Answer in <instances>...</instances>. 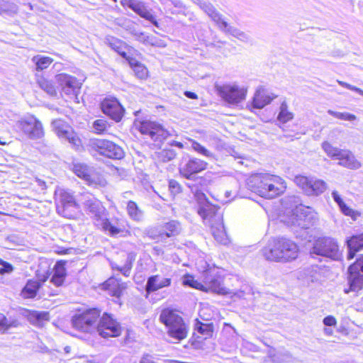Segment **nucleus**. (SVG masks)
Listing matches in <instances>:
<instances>
[{
  "instance_id": "nucleus-1",
  "label": "nucleus",
  "mask_w": 363,
  "mask_h": 363,
  "mask_svg": "<svg viewBox=\"0 0 363 363\" xmlns=\"http://www.w3.org/2000/svg\"><path fill=\"white\" fill-rule=\"evenodd\" d=\"M79 201L84 209L91 216L95 224L111 235H116L123 230V225L117 220L106 218V209L101 202L89 194L82 195Z\"/></svg>"
},
{
  "instance_id": "nucleus-2",
  "label": "nucleus",
  "mask_w": 363,
  "mask_h": 363,
  "mask_svg": "<svg viewBox=\"0 0 363 363\" xmlns=\"http://www.w3.org/2000/svg\"><path fill=\"white\" fill-rule=\"evenodd\" d=\"M266 259L274 262H288L296 259L299 253L298 246L294 241L279 238L273 240L262 250Z\"/></svg>"
},
{
  "instance_id": "nucleus-3",
  "label": "nucleus",
  "mask_w": 363,
  "mask_h": 363,
  "mask_svg": "<svg viewBox=\"0 0 363 363\" xmlns=\"http://www.w3.org/2000/svg\"><path fill=\"white\" fill-rule=\"evenodd\" d=\"M160 320L166 326L167 334L172 338L182 340L186 337L188 327L177 311L169 308L162 310Z\"/></svg>"
},
{
  "instance_id": "nucleus-4",
  "label": "nucleus",
  "mask_w": 363,
  "mask_h": 363,
  "mask_svg": "<svg viewBox=\"0 0 363 363\" xmlns=\"http://www.w3.org/2000/svg\"><path fill=\"white\" fill-rule=\"evenodd\" d=\"M311 254L325 257L333 260H340L342 258V252L337 240L330 237H321L315 240Z\"/></svg>"
},
{
  "instance_id": "nucleus-5",
  "label": "nucleus",
  "mask_w": 363,
  "mask_h": 363,
  "mask_svg": "<svg viewBox=\"0 0 363 363\" xmlns=\"http://www.w3.org/2000/svg\"><path fill=\"white\" fill-rule=\"evenodd\" d=\"M55 202L57 212L62 216L67 218H74L79 209L73 196L64 189L55 191Z\"/></svg>"
},
{
  "instance_id": "nucleus-6",
  "label": "nucleus",
  "mask_w": 363,
  "mask_h": 363,
  "mask_svg": "<svg viewBox=\"0 0 363 363\" xmlns=\"http://www.w3.org/2000/svg\"><path fill=\"white\" fill-rule=\"evenodd\" d=\"M294 182L304 194L309 196H318L328 189L325 182L315 177L297 175Z\"/></svg>"
},
{
  "instance_id": "nucleus-7",
  "label": "nucleus",
  "mask_w": 363,
  "mask_h": 363,
  "mask_svg": "<svg viewBox=\"0 0 363 363\" xmlns=\"http://www.w3.org/2000/svg\"><path fill=\"white\" fill-rule=\"evenodd\" d=\"M348 272L347 284L343 289L346 294L357 292L363 288V255L349 267Z\"/></svg>"
},
{
  "instance_id": "nucleus-8",
  "label": "nucleus",
  "mask_w": 363,
  "mask_h": 363,
  "mask_svg": "<svg viewBox=\"0 0 363 363\" xmlns=\"http://www.w3.org/2000/svg\"><path fill=\"white\" fill-rule=\"evenodd\" d=\"M99 315L100 311L96 308L87 310L74 316L72 325L82 332L92 333L96 332V323Z\"/></svg>"
},
{
  "instance_id": "nucleus-9",
  "label": "nucleus",
  "mask_w": 363,
  "mask_h": 363,
  "mask_svg": "<svg viewBox=\"0 0 363 363\" xmlns=\"http://www.w3.org/2000/svg\"><path fill=\"white\" fill-rule=\"evenodd\" d=\"M16 127L30 139L36 140L44 136L42 123L34 116L21 118L16 122Z\"/></svg>"
},
{
  "instance_id": "nucleus-10",
  "label": "nucleus",
  "mask_w": 363,
  "mask_h": 363,
  "mask_svg": "<svg viewBox=\"0 0 363 363\" xmlns=\"http://www.w3.org/2000/svg\"><path fill=\"white\" fill-rule=\"evenodd\" d=\"M89 145L99 154L111 159L120 160L124 156L123 149L108 140L93 139L90 140Z\"/></svg>"
},
{
  "instance_id": "nucleus-11",
  "label": "nucleus",
  "mask_w": 363,
  "mask_h": 363,
  "mask_svg": "<svg viewBox=\"0 0 363 363\" xmlns=\"http://www.w3.org/2000/svg\"><path fill=\"white\" fill-rule=\"evenodd\" d=\"M218 94L228 103L237 104L244 101L247 94V89L236 84L216 85Z\"/></svg>"
},
{
  "instance_id": "nucleus-12",
  "label": "nucleus",
  "mask_w": 363,
  "mask_h": 363,
  "mask_svg": "<svg viewBox=\"0 0 363 363\" xmlns=\"http://www.w3.org/2000/svg\"><path fill=\"white\" fill-rule=\"evenodd\" d=\"M96 332L104 338L118 337L121 334V327L110 315L105 313L100 318Z\"/></svg>"
},
{
  "instance_id": "nucleus-13",
  "label": "nucleus",
  "mask_w": 363,
  "mask_h": 363,
  "mask_svg": "<svg viewBox=\"0 0 363 363\" xmlns=\"http://www.w3.org/2000/svg\"><path fill=\"white\" fill-rule=\"evenodd\" d=\"M52 127L56 135L62 140L68 141L74 146H79L81 141L72 128L62 119H55L52 122Z\"/></svg>"
},
{
  "instance_id": "nucleus-14",
  "label": "nucleus",
  "mask_w": 363,
  "mask_h": 363,
  "mask_svg": "<svg viewBox=\"0 0 363 363\" xmlns=\"http://www.w3.org/2000/svg\"><path fill=\"white\" fill-rule=\"evenodd\" d=\"M203 291H211L220 294H229L232 298L237 297L241 298L244 297L245 292L243 291H238L236 292H230L223 285V279L219 275H210L206 277V281Z\"/></svg>"
},
{
  "instance_id": "nucleus-15",
  "label": "nucleus",
  "mask_w": 363,
  "mask_h": 363,
  "mask_svg": "<svg viewBox=\"0 0 363 363\" xmlns=\"http://www.w3.org/2000/svg\"><path fill=\"white\" fill-rule=\"evenodd\" d=\"M162 274H157L148 278L146 284L147 292L156 291L160 289L170 286L172 283L171 270L165 267Z\"/></svg>"
},
{
  "instance_id": "nucleus-16",
  "label": "nucleus",
  "mask_w": 363,
  "mask_h": 363,
  "mask_svg": "<svg viewBox=\"0 0 363 363\" xmlns=\"http://www.w3.org/2000/svg\"><path fill=\"white\" fill-rule=\"evenodd\" d=\"M143 135H148L154 141H162L169 135L160 124L152 121H143L139 127Z\"/></svg>"
},
{
  "instance_id": "nucleus-17",
  "label": "nucleus",
  "mask_w": 363,
  "mask_h": 363,
  "mask_svg": "<svg viewBox=\"0 0 363 363\" xmlns=\"http://www.w3.org/2000/svg\"><path fill=\"white\" fill-rule=\"evenodd\" d=\"M204 223L211 227L212 234L218 242L223 245H226L228 242L221 213H217L211 216L208 222H204Z\"/></svg>"
},
{
  "instance_id": "nucleus-18",
  "label": "nucleus",
  "mask_w": 363,
  "mask_h": 363,
  "mask_svg": "<svg viewBox=\"0 0 363 363\" xmlns=\"http://www.w3.org/2000/svg\"><path fill=\"white\" fill-rule=\"evenodd\" d=\"M195 199L199 205L198 213L203 218V222H208L211 216L218 213V208L208 201L205 194L201 191H197L195 193Z\"/></svg>"
},
{
  "instance_id": "nucleus-19",
  "label": "nucleus",
  "mask_w": 363,
  "mask_h": 363,
  "mask_svg": "<svg viewBox=\"0 0 363 363\" xmlns=\"http://www.w3.org/2000/svg\"><path fill=\"white\" fill-rule=\"evenodd\" d=\"M276 182H270L268 186L260 188L258 190V195L266 199H272L283 193L286 189L285 181L279 176L275 175L273 178Z\"/></svg>"
},
{
  "instance_id": "nucleus-20",
  "label": "nucleus",
  "mask_w": 363,
  "mask_h": 363,
  "mask_svg": "<svg viewBox=\"0 0 363 363\" xmlns=\"http://www.w3.org/2000/svg\"><path fill=\"white\" fill-rule=\"evenodd\" d=\"M103 112L116 122L121 120L124 109L116 99H105L101 103Z\"/></svg>"
},
{
  "instance_id": "nucleus-21",
  "label": "nucleus",
  "mask_w": 363,
  "mask_h": 363,
  "mask_svg": "<svg viewBox=\"0 0 363 363\" xmlns=\"http://www.w3.org/2000/svg\"><path fill=\"white\" fill-rule=\"evenodd\" d=\"M55 80L66 94L75 93L80 89L82 84L75 77L65 73L57 74Z\"/></svg>"
},
{
  "instance_id": "nucleus-22",
  "label": "nucleus",
  "mask_w": 363,
  "mask_h": 363,
  "mask_svg": "<svg viewBox=\"0 0 363 363\" xmlns=\"http://www.w3.org/2000/svg\"><path fill=\"white\" fill-rule=\"evenodd\" d=\"M207 163L198 158H192L182 164L179 168L180 174L190 179L191 177L206 169Z\"/></svg>"
},
{
  "instance_id": "nucleus-23",
  "label": "nucleus",
  "mask_w": 363,
  "mask_h": 363,
  "mask_svg": "<svg viewBox=\"0 0 363 363\" xmlns=\"http://www.w3.org/2000/svg\"><path fill=\"white\" fill-rule=\"evenodd\" d=\"M275 175L267 173H260L252 175L247 182L248 187L255 193L258 194V190L260 188H264L268 186V184L274 182L273 179Z\"/></svg>"
},
{
  "instance_id": "nucleus-24",
  "label": "nucleus",
  "mask_w": 363,
  "mask_h": 363,
  "mask_svg": "<svg viewBox=\"0 0 363 363\" xmlns=\"http://www.w3.org/2000/svg\"><path fill=\"white\" fill-rule=\"evenodd\" d=\"M294 215L298 218L296 219V221H292L293 224L303 228H308V223H306V222L309 223L311 220L315 218V213L313 212L312 208L302 205L296 208Z\"/></svg>"
},
{
  "instance_id": "nucleus-25",
  "label": "nucleus",
  "mask_w": 363,
  "mask_h": 363,
  "mask_svg": "<svg viewBox=\"0 0 363 363\" xmlns=\"http://www.w3.org/2000/svg\"><path fill=\"white\" fill-rule=\"evenodd\" d=\"M127 6L142 18L150 21L152 24L158 26L155 16L147 9L144 3L137 0H129Z\"/></svg>"
},
{
  "instance_id": "nucleus-26",
  "label": "nucleus",
  "mask_w": 363,
  "mask_h": 363,
  "mask_svg": "<svg viewBox=\"0 0 363 363\" xmlns=\"http://www.w3.org/2000/svg\"><path fill=\"white\" fill-rule=\"evenodd\" d=\"M347 245L348 248L347 259L350 260L354 257L357 252L363 250V233L347 239Z\"/></svg>"
},
{
  "instance_id": "nucleus-27",
  "label": "nucleus",
  "mask_w": 363,
  "mask_h": 363,
  "mask_svg": "<svg viewBox=\"0 0 363 363\" xmlns=\"http://www.w3.org/2000/svg\"><path fill=\"white\" fill-rule=\"evenodd\" d=\"M331 195L345 216L350 217L353 220H356L360 216L361 213L359 211L351 208L345 203L337 191H333Z\"/></svg>"
},
{
  "instance_id": "nucleus-28",
  "label": "nucleus",
  "mask_w": 363,
  "mask_h": 363,
  "mask_svg": "<svg viewBox=\"0 0 363 363\" xmlns=\"http://www.w3.org/2000/svg\"><path fill=\"white\" fill-rule=\"evenodd\" d=\"M338 164L350 169H358L362 167V163L356 158L350 150L345 149L340 158Z\"/></svg>"
},
{
  "instance_id": "nucleus-29",
  "label": "nucleus",
  "mask_w": 363,
  "mask_h": 363,
  "mask_svg": "<svg viewBox=\"0 0 363 363\" xmlns=\"http://www.w3.org/2000/svg\"><path fill=\"white\" fill-rule=\"evenodd\" d=\"M104 287L109 291L111 296L118 298L126 289V284L123 282L119 281L114 277H111L104 282Z\"/></svg>"
},
{
  "instance_id": "nucleus-30",
  "label": "nucleus",
  "mask_w": 363,
  "mask_h": 363,
  "mask_svg": "<svg viewBox=\"0 0 363 363\" xmlns=\"http://www.w3.org/2000/svg\"><path fill=\"white\" fill-rule=\"evenodd\" d=\"M277 97L276 95L269 94L264 89L259 88L256 91L253 98L252 104L256 108H262Z\"/></svg>"
},
{
  "instance_id": "nucleus-31",
  "label": "nucleus",
  "mask_w": 363,
  "mask_h": 363,
  "mask_svg": "<svg viewBox=\"0 0 363 363\" xmlns=\"http://www.w3.org/2000/svg\"><path fill=\"white\" fill-rule=\"evenodd\" d=\"M107 45L123 58L126 59L130 57L127 56L126 51L129 49L128 45L123 40L113 36H108L106 38Z\"/></svg>"
},
{
  "instance_id": "nucleus-32",
  "label": "nucleus",
  "mask_w": 363,
  "mask_h": 363,
  "mask_svg": "<svg viewBox=\"0 0 363 363\" xmlns=\"http://www.w3.org/2000/svg\"><path fill=\"white\" fill-rule=\"evenodd\" d=\"M218 28L223 32L230 34L242 42H249L250 37L248 34L238 28L230 26L225 20L221 22Z\"/></svg>"
},
{
  "instance_id": "nucleus-33",
  "label": "nucleus",
  "mask_w": 363,
  "mask_h": 363,
  "mask_svg": "<svg viewBox=\"0 0 363 363\" xmlns=\"http://www.w3.org/2000/svg\"><path fill=\"white\" fill-rule=\"evenodd\" d=\"M48 278V275L46 274L43 277L38 275V281H29L23 289V296L27 298L34 297L40 285L39 281L45 282Z\"/></svg>"
},
{
  "instance_id": "nucleus-34",
  "label": "nucleus",
  "mask_w": 363,
  "mask_h": 363,
  "mask_svg": "<svg viewBox=\"0 0 363 363\" xmlns=\"http://www.w3.org/2000/svg\"><path fill=\"white\" fill-rule=\"evenodd\" d=\"M180 231V223L176 220H171L163 225L162 230L159 231V235H166L169 238L177 235Z\"/></svg>"
},
{
  "instance_id": "nucleus-35",
  "label": "nucleus",
  "mask_w": 363,
  "mask_h": 363,
  "mask_svg": "<svg viewBox=\"0 0 363 363\" xmlns=\"http://www.w3.org/2000/svg\"><path fill=\"white\" fill-rule=\"evenodd\" d=\"M28 320L38 327H43L49 320V313L46 311H32L28 315Z\"/></svg>"
},
{
  "instance_id": "nucleus-36",
  "label": "nucleus",
  "mask_w": 363,
  "mask_h": 363,
  "mask_svg": "<svg viewBox=\"0 0 363 363\" xmlns=\"http://www.w3.org/2000/svg\"><path fill=\"white\" fill-rule=\"evenodd\" d=\"M200 7L201 9L206 13L209 17L216 23L217 26L219 27L221 22L224 21L222 16L216 11L214 7L209 3L201 2L200 3Z\"/></svg>"
},
{
  "instance_id": "nucleus-37",
  "label": "nucleus",
  "mask_w": 363,
  "mask_h": 363,
  "mask_svg": "<svg viewBox=\"0 0 363 363\" xmlns=\"http://www.w3.org/2000/svg\"><path fill=\"white\" fill-rule=\"evenodd\" d=\"M294 117V113L289 111L287 102L285 99H284L279 106L277 121L281 123H286L291 121Z\"/></svg>"
},
{
  "instance_id": "nucleus-38",
  "label": "nucleus",
  "mask_w": 363,
  "mask_h": 363,
  "mask_svg": "<svg viewBox=\"0 0 363 363\" xmlns=\"http://www.w3.org/2000/svg\"><path fill=\"white\" fill-rule=\"evenodd\" d=\"M130 66L133 69L135 76L141 79H146L148 75L147 69L140 62L133 57L127 58Z\"/></svg>"
},
{
  "instance_id": "nucleus-39",
  "label": "nucleus",
  "mask_w": 363,
  "mask_h": 363,
  "mask_svg": "<svg viewBox=\"0 0 363 363\" xmlns=\"http://www.w3.org/2000/svg\"><path fill=\"white\" fill-rule=\"evenodd\" d=\"M32 62L35 66V70L38 72L47 69L53 62V59L41 55H37L32 57Z\"/></svg>"
},
{
  "instance_id": "nucleus-40",
  "label": "nucleus",
  "mask_w": 363,
  "mask_h": 363,
  "mask_svg": "<svg viewBox=\"0 0 363 363\" xmlns=\"http://www.w3.org/2000/svg\"><path fill=\"white\" fill-rule=\"evenodd\" d=\"M73 171L77 177L82 178L89 183L93 182L90 174L91 169L86 164L76 163L73 166Z\"/></svg>"
},
{
  "instance_id": "nucleus-41",
  "label": "nucleus",
  "mask_w": 363,
  "mask_h": 363,
  "mask_svg": "<svg viewBox=\"0 0 363 363\" xmlns=\"http://www.w3.org/2000/svg\"><path fill=\"white\" fill-rule=\"evenodd\" d=\"M322 148L326 155L333 160H339L345 150L335 147L328 141L322 143Z\"/></svg>"
},
{
  "instance_id": "nucleus-42",
  "label": "nucleus",
  "mask_w": 363,
  "mask_h": 363,
  "mask_svg": "<svg viewBox=\"0 0 363 363\" xmlns=\"http://www.w3.org/2000/svg\"><path fill=\"white\" fill-rule=\"evenodd\" d=\"M268 357L271 360L276 363H281L287 361L290 357V354L287 352L281 350H277L274 348L270 347L267 352Z\"/></svg>"
},
{
  "instance_id": "nucleus-43",
  "label": "nucleus",
  "mask_w": 363,
  "mask_h": 363,
  "mask_svg": "<svg viewBox=\"0 0 363 363\" xmlns=\"http://www.w3.org/2000/svg\"><path fill=\"white\" fill-rule=\"evenodd\" d=\"M127 211L129 216L134 220L140 221L143 218V212L139 208L135 202L129 201L127 204Z\"/></svg>"
},
{
  "instance_id": "nucleus-44",
  "label": "nucleus",
  "mask_w": 363,
  "mask_h": 363,
  "mask_svg": "<svg viewBox=\"0 0 363 363\" xmlns=\"http://www.w3.org/2000/svg\"><path fill=\"white\" fill-rule=\"evenodd\" d=\"M133 260L134 257L131 254H129L128 255L125 264L123 266L120 267L116 264H112L111 266L113 269H117L125 277H128L130 275V272L133 266Z\"/></svg>"
},
{
  "instance_id": "nucleus-45",
  "label": "nucleus",
  "mask_w": 363,
  "mask_h": 363,
  "mask_svg": "<svg viewBox=\"0 0 363 363\" xmlns=\"http://www.w3.org/2000/svg\"><path fill=\"white\" fill-rule=\"evenodd\" d=\"M37 82L39 86L46 91L50 96H55L57 92L55 86L52 83L44 78L43 77H38Z\"/></svg>"
},
{
  "instance_id": "nucleus-46",
  "label": "nucleus",
  "mask_w": 363,
  "mask_h": 363,
  "mask_svg": "<svg viewBox=\"0 0 363 363\" xmlns=\"http://www.w3.org/2000/svg\"><path fill=\"white\" fill-rule=\"evenodd\" d=\"M111 125L104 119H97L93 123L94 133L96 134L108 133Z\"/></svg>"
},
{
  "instance_id": "nucleus-47",
  "label": "nucleus",
  "mask_w": 363,
  "mask_h": 363,
  "mask_svg": "<svg viewBox=\"0 0 363 363\" xmlns=\"http://www.w3.org/2000/svg\"><path fill=\"white\" fill-rule=\"evenodd\" d=\"M195 329L201 335L205 336V338L211 337L213 331V325L212 323H202L198 322L196 324Z\"/></svg>"
},
{
  "instance_id": "nucleus-48",
  "label": "nucleus",
  "mask_w": 363,
  "mask_h": 363,
  "mask_svg": "<svg viewBox=\"0 0 363 363\" xmlns=\"http://www.w3.org/2000/svg\"><path fill=\"white\" fill-rule=\"evenodd\" d=\"M182 283L185 286H188L196 289L204 290V285L195 280L194 277L186 274L183 277Z\"/></svg>"
},
{
  "instance_id": "nucleus-49",
  "label": "nucleus",
  "mask_w": 363,
  "mask_h": 363,
  "mask_svg": "<svg viewBox=\"0 0 363 363\" xmlns=\"http://www.w3.org/2000/svg\"><path fill=\"white\" fill-rule=\"evenodd\" d=\"M328 114H330L337 118L344 120V121H352L356 119V116L354 114H352V113H350L347 112L340 113V112H337V111H334L332 110H328Z\"/></svg>"
},
{
  "instance_id": "nucleus-50",
  "label": "nucleus",
  "mask_w": 363,
  "mask_h": 363,
  "mask_svg": "<svg viewBox=\"0 0 363 363\" xmlns=\"http://www.w3.org/2000/svg\"><path fill=\"white\" fill-rule=\"evenodd\" d=\"M191 147L196 152L203 156H206L207 157H213V154L212 152H211L209 150H208L206 147H204L203 145H201L196 141L192 140Z\"/></svg>"
},
{
  "instance_id": "nucleus-51",
  "label": "nucleus",
  "mask_w": 363,
  "mask_h": 363,
  "mask_svg": "<svg viewBox=\"0 0 363 363\" xmlns=\"http://www.w3.org/2000/svg\"><path fill=\"white\" fill-rule=\"evenodd\" d=\"M136 37V39L141 42V43H143L145 44H150L152 45H157V46H162V43H157L156 42H155L152 39V38H151L150 36L149 35H145L143 33H135L134 34Z\"/></svg>"
},
{
  "instance_id": "nucleus-52",
  "label": "nucleus",
  "mask_w": 363,
  "mask_h": 363,
  "mask_svg": "<svg viewBox=\"0 0 363 363\" xmlns=\"http://www.w3.org/2000/svg\"><path fill=\"white\" fill-rule=\"evenodd\" d=\"M66 262L63 260H60L57 262L54 267V274L57 277H62L65 278L66 277V269H65Z\"/></svg>"
},
{
  "instance_id": "nucleus-53",
  "label": "nucleus",
  "mask_w": 363,
  "mask_h": 363,
  "mask_svg": "<svg viewBox=\"0 0 363 363\" xmlns=\"http://www.w3.org/2000/svg\"><path fill=\"white\" fill-rule=\"evenodd\" d=\"M177 155L176 152L172 149L163 150L160 152V157L163 162H169Z\"/></svg>"
},
{
  "instance_id": "nucleus-54",
  "label": "nucleus",
  "mask_w": 363,
  "mask_h": 363,
  "mask_svg": "<svg viewBox=\"0 0 363 363\" xmlns=\"http://www.w3.org/2000/svg\"><path fill=\"white\" fill-rule=\"evenodd\" d=\"M337 82L342 86L347 88L350 90L354 91L359 94L360 95L363 96V90L360 89L359 88L354 86L353 85H351L347 82H345L343 81L337 80Z\"/></svg>"
},
{
  "instance_id": "nucleus-55",
  "label": "nucleus",
  "mask_w": 363,
  "mask_h": 363,
  "mask_svg": "<svg viewBox=\"0 0 363 363\" xmlns=\"http://www.w3.org/2000/svg\"><path fill=\"white\" fill-rule=\"evenodd\" d=\"M13 271V267L9 262H6L5 264L0 268V274H11Z\"/></svg>"
},
{
  "instance_id": "nucleus-56",
  "label": "nucleus",
  "mask_w": 363,
  "mask_h": 363,
  "mask_svg": "<svg viewBox=\"0 0 363 363\" xmlns=\"http://www.w3.org/2000/svg\"><path fill=\"white\" fill-rule=\"evenodd\" d=\"M169 188L172 193L177 194L180 191V186L179 183L174 180H170L169 182Z\"/></svg>"
},
{
  "instance_id": "nucleus-57",
  "label": "nucleus",
  "mask_w": 363,
  "mask_h": 363,
  "mask_svg": "<svg viewBox=\"0 0 363 363\" xmlns=\"http://www.w3.org/2000/svg\"><path fill=\"white\" fill-rule=\"evenodd\" d=\"M323 323L326 326H334L337 324V320L335 317L332 315H328L324 318Z\"/></svg>"
},
{
  "instance_id": "nucleus-58",
  "label": "nucleus",
  "mask_w": 363,
  "mask_h": 363,
  "mask_svg": "<svg viewBox=\"0 0 363 363\" xmlns=\"http://www.w3.org/2000/svg\"><path fill=\"white\" fill-rule=\"evenodd\" d=\"M65 278H64L62 277H57L55 275H52V279H51V282L54 285H55L57 286H60L62 285V284L65 281Z\"/></svg>"
},
{
  "instance_id": "nucleus-59",
  "label": "nucleus",
  "mask_w": 363,
  "mask_h": 363,
  "mask_svg": "<svg viewBox=\"0 0 363 363\" xmlns=\"http://www.w3.org/2000/svg\"><path fill=\"white\" fill-rule=\"evenodd\" d=\"M10 325L7 323V320L6 318H4L0 321V333H5L10 328Z\"/></svg>"
},
{
  "instance_id": "nucleus-60",
  "label": "nucleus",
  "mask_w": 363,
  "mask_h": 363,
  "mask_svg": "<svg viewBox=\"0 0 363 363\" xmlns=\"http://www.w3.org/2000/svg\"><path fill=\"white\" fill-rule=\"evenodd\" d=\"M146 233L152 239H156L157 237H161L159 234H157L156 230L154 228L147 230Z\"/></svg>"
},
{
  "instance_id": "nucleus-61",
  "label": "nucleus",
  "mask_w": 363,
  "mask_h": 363,
  "mask_svg": "<svg viewBox=\"0 0 363 363\" xmlns=\"http://www.w3.org/2000/svg\"><path fill=\"white\" fill-rule=\"evenodd\" d=\"M184 95L187 98H189V99H196L198 98L197 95L195 93L189 91H186L184 92Z\"/></svg>"
},
{
  "instance_id": "nucleus-62",
  "label": "nucleus",
  "mask_w": 363,
  "mask_h": 363,
  "mask_svg": "<svg viewBox=\"0 0 363 363\" xmlns=\"http://www.w3.org/2000/svg\"><path fill=\"white\" fill-rule=\"evenodd\" d=\"M18 8L16 4L11 5V8L8 10H5L6 12H9L11 13H16L17 12Z\"/></svg>"
},
{
  "instance_id": "nucleus-63",
  "label": "nucleus",
  "mask_w": 363,
  "mask_h": 363,
  "mask_svg": "<svg viewBox=\"0 0 363 363\" xmlns=\"http://www.w3.org/2000/svg\"><path fill=\"white\" fill-rule=\"evenodd\" d=\"M170 145H171L172 146H176V147H179V148H180V149H182V148L184 147V145H183V144H182V143H180V142H177V141H174H174H172V142L170 143Z\"/></svg>"
},
{
  "instance_id": "nucleus-64",
  "label": "nucleus",
  "mask_w": 363,
  "mask_h": 363,
  "mask_svg": "<svg viewBox=\"0 0 363 363\" xmlns=\"http://www.w3.org/2000/svg\"><path fill=\"white\" fill-rule=\"evenodd\" d=\"M323 331L326 335H331L333 334V330L330 328H325Z\"/></svg>"
}]
</instances>
